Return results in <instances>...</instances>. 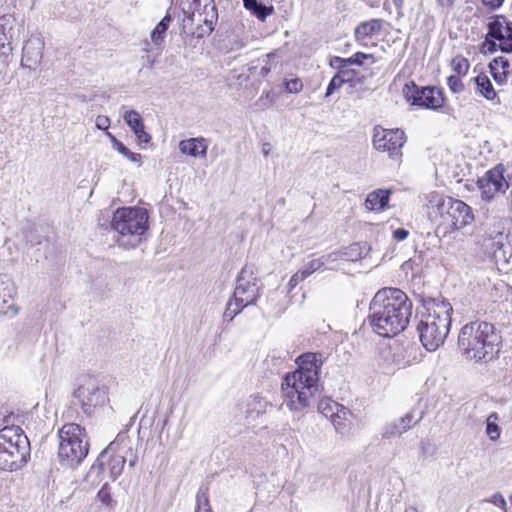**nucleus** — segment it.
Listing matches in <instances>:
<instances>
[{
  "label": "nucleus",
  "instance_id": "obj_1",
  "mask_svg": "<svg viewBox=\"0 0 512 512\" xmlns=\"http://www.w3.org/2000/svg\"><path fill=\"white\" fill-rule=\"evenodd\" d=\"M324 360L320 352L303 353L295 360L297 368L282 378L283 404L290 411H303L314 401L319 392L320 372Z\"/></svg>",
  "mask_w": 512,
  "mask_h": 512
},
{
  "label": "nucleus",
  "instance_id": "obj_2",
  "mask_svg": "<svg viewBox=\"0 0 512 512\" xmlns=\"http://www.w3.org/2000/svg\"><path fill=\"white\" fill-rule=\"evenodd\" d=\"M413 304L399 288L378 290L369 305L368 322L372 331L383 338H393L409 325Z\"/></svg>",
  "mask_w": 512,
  "mask_h": 512
},
{
  "label": "nucleus",
  "instance_id": "obj_3",
  "mask_svg": "<svg viewBox=\"0 0 512 512\" xmlns=\"http://www.w3.org/2000/svg\"><path fill=\"white\" fill-rule=\"evenodd\" d=\"M428 216L436 232L447 236L471 225L475 216L464 201L432 192L428 199Z\"/></svg>",
  "mask_w": 512,
  "mask_h": 512
},
{
  "label": "nucleus",
  "instance_id": "obj_4",
  "mask_svg": "<svg viewBox=\"0 0 512 512\" xmlns=\"http://www.w3.org/2000/svg\"><path fill=\"white\" fill-rule=\"evenodd\" d=\"M501 336L493 324L485 321H473L465 324L458 336V347L462 355L469 360L488 361L498 353Z\"/></svg>",
  "mask_w": 512,
  "mask_h": 512
},
{
  "label": "nucleus",
  "instance_id": "obj_5",
  "mask_svg": "<svg viewBox=\"0 0 512 512\" xmlns=\"http://www.w3.org/2000/svg\"><path fill=\"white\" fill-rule=\"evenodd\" d=\"M417 326L422 345L435 351L445 342L451 327L452 306L446 301H429Z\"/></svg>",
  "mask_w": 512,
  "mask_h": 512
},
{
  "label": "nucleus",
  "instance_id": "obj_6",
  "mask_svg": "<svg viewBox=\"0 0 512 512\" xmlns=\"http://www.w3.org/2000/svg\"><path fill=\"white\" fill-rule=\"evenodd\" d=\"M111 228L118 234L117 243L125 248H134L142 241L149 229L148 211L142 207L117 208L110 222Z\"/></svg>",
  "mask_w": 512,
  "mask_h": 512
},
{
  "label": "nucleus",
  "instance_id": "obj_7",
  "mask_svg": "<svg viewBox=\"0 0 512 512\" xmlns=\"http://www.w3.org/2000/svg\"><path fill=\"white\" fill-rule=\"evenodd\" d=\"M30 442L20 426L11 425L0 429V469L17 471L30 459Z\"/></svg>",
  "mask_w": 512,
  "mask_h": 512
},
{
  "label": "nucleus",
  "instance_id": "obj_8",
  "mask_svg": "<svg viewBox=\"0 0 512 512\" xmlns=\"http://www.w3.org/2000/svg\"><path fill=\"white\" fill-rule=\"evenodd\" d=\"M58 435L60 461L71 466L79 464L89 451L85 428L76 423H66L60 428Z\"/></svg>",
  "mask_w": 512,
  "mask_h": 512
},
{
  "label": "nucleus",
  "instance_id": "obj_9",
  "mask_svg": "<svg viewBox=\"0 0 512 512\" xmlns=\"http://www.w3.org/2000/svg\"><path fill=\"white\" fill-rule=\"evenodd\" d=\"M258 297V280L254 276L252 267L245 266L237 278L233 297L228 301L224 311V318L232 320L246 306L255 304Z\"/></svg>",
  "mask_w": 512,
  "mask_h": 512
},
{
  "label": "nucleus",
  "instance_id": "obj_10",
  "mask_svg": "<svg viewBox=\"0 0 512 512\" xmlns=\"http://www.w3.org/2000/svg\"><path fill=\"white\" fill-rule=\"evenodd\" d=\"M73 396L77 399L82 411L88 416L109 401L107 391L93 376L84 377L75 389Z\"/></svg>",
  "mask_w": 512,
  "mask_h": 512
},
{
  "label": "nucleus",
  "instance_id": "obj_11",
  "mask_svg": "<svg viewBox=\"0 0 512 512\" xmlns=\"http://www.w3.org/2000/svg\"><path fill=\"white\" fill-rule=\"evenodd\" d=\"M403 96L411 105L430 109H441L446 102L442 88L436 86H419L414 81L406 83L402 89Z\"/></svg>",
  "mask_w": 512,
  "mask_h": 512
},
{
  "label": "nucleus",
  "instance_id": "obj_12",
  "mask_svg": "<svg viewBox=\"0 0 512 512\" xmlns=\"http://www.w3.org/2000/svg\"><path fill=\"white\" fill-rule=\"evenodd\" d=\"M406 141L407 136L402 129H386L376 126L373 130L374 148L379 152L387 153L391 159L399 161L402 158V149Z\"/></svg>",
  "mask_w": 512,
  "mask_h": 512
},
{
  "label": "nucleus",
  "instance_id": "obj_13",
  "mask_svg": "<svg viewBox=\"0 0 512 512\" xmlns=\"http://www.w3.org/2000/svg\"><path fill=\"white\" fill-rule=\"evenodd\" d=\"M505 168L502 164L489 169L478 178L476 186L480 191L481 199L490 202L501 194H504L509 187L505 176Z\"/></svg>",
  "mask_w": 512,
  "mask_h": 512
},
{
  "label": "nucleus",
  "instance_id": "obj_14",
  "mask_svg": "<svg viewBox=\"0 0 512 512\" xmlns=\"http://www.w3.org/2000/svg\"><path fill=\"white\" fill-rule=\"evenodd\" d=\"M493 45L507 53L512 52V21L504 15H495L488 23L486 36Z\"/></svg>",
  "mask_w": 512,
  "mask_h": 512
},
{
  "label": "nucleus",
  "instance_id": "obj_15",
  "mask_svg": "<svg viewBox=\"0 0 512 512\" xmlns=\"http://www.w3.org/2000/svg\"><path fill=\"white\" fill-rule=\"evenodd\" d=\"M386 24V21L381 18L360 22L354 30L355 41L363 47L376 46L385 30Z\"/></svg>",
  "mask_w": 512,
  "mask_h": 512
},
{
  "label": "nucleus",
  "instance_id": "obj_16",
  "mask_svg": "<svg viewBox=\"0 0 512 512\" xmlns=\"http://www.w3.org/2000/svg\"><path fill=\"white\" fill-rule=\"evenodd\" d=\"M191 25L197 24L195 30L192 31L193 35L197 37H204L210 35L216 25L218 14L215 5L209 1L203 6V10L193 11L188 17Z\"/></svg>",
  "mask_w": 512,
  "mask_h": 512
},
{
  "label": "nucleus",
  "instance_id": "obj_17",
  "mask_svg": "<svg viewBox=\"0 0 512 512\" xmlns=\"http://www.w3.org/2000/svg\"><path fill=\"white\" fill-rule=\"evenodd\" d=\"M391 189H376L368 193L364 205L370 212L380 213L389 208Z\"/></svg>",
  "mask_w": 512,
  "mask_h": 512
},
{
  "label": "nucleus",
  "instance_id": "obj_18",
  "mask_svg": "<svg viewBox=\"0 0 512 512\" xmlns=\"http://www.w3.org/2000/svg\"><path fill=\"white\" fill-rule=\"evenodd\" d=\"M476 249L485 257L496 258L497 253L504 249V247L502 246V242H499L488 229L476 242Z\"/></svg>",
  "mask_w": 512,
  "mask_h": 512
},
{
  "label": "nucleus",
  "instance_id": "obj_19",
  "mask_svg": "<svg viewBox=\"0 0 512 512\" xmlns=\"http://www.w3.org/2000/svg\"><path fill=\"white\" fill-rule=\"evenodd\" d=\"M179 149L182 154L191 157L205 158L208 149L207 140L203 137L189 138L180 141Z\"/></svg>",
  "mask_w": 512,
  "mask_h": 512
},
{
  "label": "nucleus",
  "instance_id": "obj_20",
  "mask_svg": "<svg viewBox=\"0 0 512 512\" xmlns=\"http://www.w3.org/2000/svg\"><path fill=\"white\" fill-rule=\"evenodd\" d=\"M472 81L475 84L476 87V93L485 98L487 101L490 102H500V99L498 97V93L496 92L490 78L488 75L484 72H481L477 74Z\"/></svg>",
  "mask_w": 512,
  "mask_h": 512
},
{
  "label": "nucleus",
  "instance_id": "obj_21",
  "mask_svg": "<svg viewBox=\"0 0 512 512\" xmlns=\"http://www.w3.org/2000/svg\"><path fill=\"white\" fill-rule=\"evenodd\" d=\"M492 235L495 236L499 242H502V246H512V219L509 217H503L498 219L489 228Z\"/></svg>",
  "mask_w": 512,
  "mask_h": 512
},
{
  "label": "nucleus",
  "instance_id": "obj_22",
  "mask_svg": "<svg viewBox=\"0 0 512 512\" xmlns=\"http://www.w3.org/2000/svg\"><path fill=\"white\" fill-rule=\"evenodd\" d=\"M123 117L127 125L133 130L134 134L140 142H150L151 136L145 131L143 119L137 111H126Z\"/></svg>",
  "mask_w": 512,
  "mask_h": 512
},
{
  "label": "nucleus",
  "instance_id": "obj_23",
  "mask_svg": "<svg viewBox=\"0 0 512 512\" xmlns=\"http://www.w3.org/2000/svg\"><path fill=\"white\" fill-rule=\"evenodd\" d=\"M489 72L498 85L506 84L510 73V63L504 57L494 58L488 65Z\"/></svg>",
  "mask_w": 512,
  "mask_h": 512
},
{
  "label": "nucleus",
  "instance_id": "obj_24",
  "mask_svg": "<svg viewBox=\"0 0 512 512\" xmlns=\"http://www.w3.org/2000/svg\"><path fill=\"white\" fill-rule=\"evenodd\" d=\"M171 22L172 17L167 13L152 30L150 38L154 45L161 46L163 44L166 32L169 29Z\"/></svg>",
  "mask_w": 512,
  "mask_h": 512
},
{
  "label": "nucleus",
  "instance_id": "obj_25",
  "mask_svg": "<svg viewBox=\"0 0 512 512\" xmlns=\"http://www.w3.org/2000/svg\"><path fill=\"white\" fill-rule=\"evenodd\" d=\"M244 7L251 11L258 19L265 20L274 11L273 6H265L257 0H243Z\"/></svg>",
  "mask_w": 512,
  "mask_h": 512
},
{
  "label": "nucleus",
  "instance_id": "obj_26",
  "mask_svg": "<svg viewBox=\"0 0 512 512\" xmlns=\"http://www.w3.org/2000/svg\"><path fill=\"white\" fill-rule=\"evenodd\" d=\"M499 415L496 412L491 413L486 420V435L491 441H497L501 436V428L498 425Z\"/></svg>",
  "mask_w": 512,
  "mask_h": 512
},
{
  "label": "nucleus",
  "instance_id": "obj_27",
  "mask_svg": "<svg viewBox=\"0 0 512 512\" xmlns=\"http://www.w3.org/2000/svg\"><path fill=\"white\" fill-rule=\"evenodd\" d=\"M450 67L455 75L466 76L469 72L470 62L463 55H456L451 59Z\"/></svg>",
  "mask_w": 512,
  "mask_h": 512
},
{
  "label": "nucleus",
  "instance_id": "obj_28",
  "mask_svg": "<svg viewBox=\"0 0 512 512\" xmlns=\"http://www.w3.org/2000/svg\"><path fill=\"white\" fill-rule=\"evenodd\" d=\"M342 406L330 398H323L318 403L319 412L326 418H331Z\"/></svg>",
  "mask_w": 512,
  "mask_h": 512
},
{
  "label": "nucleus",
  "instance_id": "obj_29",
  "mask_svg": "<svg viewBox=\"0 0 512 512\" xmlns=\"http://www.w3.org/2000/svg\"><path fill=\"white\" fill-rule=\"evenodd\" d=\"M326 261H327V259L325 257L312 259L298 271L306 279L310 275H312L314 272L321 270L324 267Z\"/></svg>",
  "mask_w": 512,
  "mask_h": 512
},
{
  "label": "nucleus",
  "instance_id": "obj_30",
  "mask_svg": "<svg viewBox=\"0 0 512 512\" xmlns=\"http://www.w3.org/2000/svg\"><path fill=\"white\" fill-rule=\"evenodd\" d=\"M12 23V19L10 16L2 15L0 16V49L5 48V46L10 45L11 36L6 32L7 26H10Z\"/></svg>",
  "mask_w": 512,
  "mask_h": 512
},
{
  "label": "nucleus",
  "instance_id": "obj_31",
  "mask_svg": "<svg viewBox=\"0 0 512 512\" xmlns=\"http://www.w3.org/2000/svg\"><path fill=\"white\" fill-rule=\"evenodd\" d=\"M125 463H126V459L124 456H122V455L111 456L109 463H108L111 475L113 477H117L118 475H120L121 472L123 471Z\"/></svg>",
  "mask_w": 512,
  "mask_h": 512
},
{
  "label": "nucleus",
  "instance_id": "obj_32",
  "mask_svg": "<svg viewBox=\"0 0 512 512\" xmlns=\"http://www.w3.org/2000/svg\"><path fill=\"white\" fill-rule=\"evenodd\" d=\"M347 414L348 411L342 406L335 414L330 418L332 424L337 431L343 430L347 425Z\"/></svg>",
  "mask_w": 512,
  "mask_h": 512
},
{
  "label": "nucleus",
  "instance_id": "obj_33",
  "mask_svg": "<svg viewBox=\"0 0 512 512\" xmlns=\"http://www.w3.org/2000/svg\"><path fill=\"white\" fill-rule=\"evenodd\" d=\"M212 509L209 500V489L206 487L204 489H199L196 494V508L195 510H203Z\"/></svg>",
  "mask_w": 512,
  "mask_h": 512
},
{
  "label": "nucleus",
  "instance_id": "obj_34",
  "mask_svg": "<svg viewBox=\"0 0 512 512\" xmlns=\"http://www.w3.org/2000/svg\"><path fill=\"white\" fill-rule=\"evenodd\" d=\"M368 61L371 65L376 63V57L374 54L356 52L350 57V65L363 66Z\"/></svg>",
  "mask_w": 512,
  "mask_h": 512
},
{
  "label": "nucleus",
  "instance_id": "obj_35",
  "mask_svg": "<svg viewBox=\"0 0 512 512\" xmlns=\"http://www.w3.org/2000/svg\"><path fill=\"white\" fill-rule=\"evenodd\" d=\"M97 499L105 506L111 507L113 499L111 495V488L108 483H105L97 493Z\"/></svg>",
  "mask_w": 512,
  "mask_h": 512
},
{
  "label": "nucleus",
  "instance_id": "obj_36",
  "mask_svg": "<svg viewBox=\"0 0 512 512\" xmlns=\"http://www.w3.org/2000/svg\"><path fill=\"white\" fill-rule=\"evenodd\" d=\"M462 76L459 75H450L447 78V86L453 93H460L464 91V83L461 80Z\"/></svg>",
  "mask_w": 512,
  "mask_h": 512
},
{
  "label": "nucleus",
  "instance_id": "obj_37",
  "mask_svg": "<svg viewBox=\"0 0 512 512\" xmlns=\"http://www.w3.org/2000/svg\"><path fill=\"white\" fill-rule=\"evenodd\" d=\"M285 89L289 93H298L303 89V82L300 78L295 77L287 80L285 83Z\"/></svg>",
  "mask_w": 512,
  "mask_h": 512
},
{
  "label": "nucleus",
  "instance_id": "obj_38",
  "mask_svg": "<svg viewBox=\"0 0 512 512\" xmlns=\"http://www.w3.org/2000/svg\"><path fill=\"white\" fill-rule=\"evenodd\" d=\"M343 85V80L340 79V77L336 73L328 84L325 96L328 97L332 95L335 91L339 90Z\"/></svg>",
  "mask_w": 512,
  "mask_h": 512
},
{
  "label": "nucleus",
  "instance_id": "obj_39",
  "mask_svg": "<svg viewBox=\"0 0 512 512\" xmlns=\"http://www.w3.org/2000/svg\"><path fill=\"white\" fill-rule=\"evenodd\" d=\"M337 75L340 77V79L343 80V83L345 84L353 82L357 78L358 73L354 69L347 67L341 71H338Z\"/></svg>",
  "mask_w": 512,
  "mask_h": 512
},
{
  "label": "nucleus",
  "instance_id": "obj_40",
  "mask_svg": "<svg viewBox=\"0 0 512 512\" xmlns=\"http://www.w3.org/2000/svg\"><path fill=\"white\" fill-rule=\"evenodd\" d=\"M486 501L494 504L497 507H499L504 512H507L506 500L504 499V497H503V495L501 493L493 494L491 496V498L486 500Z\"/></svg>",
  "mask_w": 512,
  "mask_h": 512
},
{
  "label": "nucleus",
  "instance_id": "obj_41",
  "mask_svg": "<svg viewBox=\"0 0 512 512\" xmlns=\"http://www.w3.org/2000/svg\"><path fill=\"white\" fill-rule=\"evenodd\" d=\"M330 65L332 67H336L338 69V71H341L350 66V57L342 58V57L335 56L332 58Z\"/></svg>",
  "mask_w": 512,
  "mask_h": 512
},
{
  "label": "nucleus",
  "instance_id": "obj_42",
  "mask_svg": "<svg viewBox=\"0 0 512 512\" xmlns=\"http://www.w3.org/2000/svg\"><path fill=\"white\" fill-rule=\"evenodd\" d=\"M114 148L119 152L121 153L123 156H125L126 154L129 153V149L121 142L119 141L114 135H112L111 133H107Z\"/></svg>",
  "mask_w": 512,
  "mask_h": 512
},
{
  "label": "nucleus",
  "instance_id": "obj_43",
  "mask_svg": "<svg viewBox=\"0 0 512 512\" xmlns=\"http://www.w3.org/2000/svg\"><path fill=\"white\" fill-rule=\"evenodd\" d=\"M305 280V278L302 276V274L297 271L296 273H294L289 282H288V289L289 291H292L294 288H296L301 282H303Z\"/></svg>",
  "mask_w": 512,
  "mask_h": 512
},
{
  "label": "nucleus",
  "instance_id": "obj_44",
  "mask_svg": "<svg viewBox=\"0 0 512 512\" xmlns=\"http://www.w3.org/2000/svg\"><path fill=\"white\" fill-rule=\"evenodd\" d=\"M481 2L486 9L494 11L503 5L504 0H481Z\"/></svg>",
  "mask_w": 512,
  "mask_h": 512
},
{
  "label": "nucleus",
  "instance_id": "obj_45",
  "mask_svg": "<svg viewBox=\"0 0 512 512\" xmlns=\"http://www.w3.org/2000/svg\"><path fill=\"white\" fill-rule=\"evenodd\" d=\"M96 127L101 130H108L110 126V119L108 116L99 115L95 121Z\"/></svg>",
  "mask_w": 512,
  "mask_h": 512
},
{
  "label": "nucleus",
  "instance_id": "obj_46",
  "mask_svg": "<svg viewBox=\"0 0 512 512\" xmlns=\"http://www.w3.org/2000/svg\"><path fill=\"white\" fill-rule=\"evenodd\" d=\"M409 236V231L404 228H398L393 231V239L396 241H403Z\"/></svg>",
  "mask_w": 512,
  "mask_h": 512
},
{
  "label": "nucleus",
  "instance_id": "obj_47",
  "mask_svg": "<svg viewBox=\"0 0 512 512\" xmlns=\"http://www.w3.org/2000/svg\"><path fill=\"white\" fill-rule=\"evenodd\" d=\"M437 4L445 9H450L454 6L455 0H436Z\"/></svg>",
  "mask_w": 512,
  "mask_h": 512
},
{
  "label": "nucleus",
  "instance_id": "obj_48",
  "mask_svg": "<svg viewBox=\"0 0 512 512\" xmlns=\"http://www.w3.org/2000/svg\"><path fill=\"white\" fill-rule=\"evenodd\" d=\"M126 158L133 162L140 161L141 155L139 153H134L129 150V153L125 155Z\"/></svg>",
  "mask_w": 512,
  "mask_h": 512
},
{
  "label": "nucleus",
  "instance_id": "obj_49",
  "mask_svg": "<svg viewBox=\"0 0 512 512\" xmlns=\"http://www.w3.org/2000/svg\"><path fill=\"white\" fill-rule=\"evenodd\" d=\"M126 158L133 162L140 161L141 155L139 153H134L129 150V153L125 155Z\"/></svg>",
  "mask_w": 512,
  "mask_h": 512
},
{
  "label": "nucleus",
  "instance_id": "obj_50",
  "mask_svg": "<svg viewBox=\"0 0 512 512\" xmlns=\"http://www.w3.org/2000/svg\"><path fill=\"white\" fill-rule=\"evenodd\" d=\"M393 1V4L398 8V9H401L403 7V4H404V0H392Z\"/></svg>",
  "mask_w": 512,
  "mask_h": 512
},
{
  "label": "nucleus",
  "instance_id": "obj_51",
  "mask_svg": "<svg viewBox=\"0 0 512 512\" xmlns=\"http://www.w3.org/2000/svg\"><path fill=\"white\" fill-rule=\"evenodd\" d=\"M23 57H26L29 60V45L26 44L23 47Z\"/></svg>",
  "mask_w": 512,
  "mask_h": 512
},
{
  "label": "nucleus",
  "instance_id": "obj_52",
  "mask_svg": "<svg viewBox=\"0 0 512 512\" xmlns=\"http://www.w3.org/2000/svg\"><path fill=\"white\" fill-rule=\"evenodd\" d=\"M40 58H41V52H40V51H38V52L36 53V57H35V61H34V62H37V60H38V59H40Z\"/></svg>",
  "mask_w": 512,
  "mask_h": 512
},
{
  "label": "nucleus",
  "instance_id": "obj_53",
  "mask_svg": "<svg viewBox=\"0 0 512 512\" xmlns=\"http://www.w3.org/2000/svg\"><path fill=\"white\" fill-rule=\"evenodd\" d=\"M195 512H213L212 509H206L205 511L203 510H195Z\"/></svg>",
  "mask_w": 512,
  "mask_h": 512
},
{
  "label": "nucleus",
  "instance_id": "obj_54",
  "mask_svg": "<svg viewBox=\"0 0 512 512\" xmlns=\"http://www.w3.org/2000/svg\"><path fill=\"white\" fill-rule=\"evenodd\" d=\"M0 313H4V314H6V313H7V310L0 309Z\"/></svg>",
  "mask_w": 512,
  "mask_h": 512
},
{
  "label": "nucleus",
  "instance_id": "obj_55",
  "mask_svg": "<svg viewBox=\"0 0 512 512\" xmlns=\"http://www.w3.org/2000/svg\"><path fill=\"white\" fill-rule=\"evenodd\" d=\"M264 153L267 154L268 153V148H265L264 149Z\"/></svg>",
  "mask_w": 512,
  "mask_h": 512
},
{
  "label": "nucleus",
  "instance_id": "obj_56",
  "mask_svg": "<svg viewBox=\"0 0 512 512\" xmlns=\"http://www.w3.org/2000/svg\"><path fill=\"white\" fill-rule=\"evenodd\" d=\"M264 153L267 154L268 153V148H265L264 149Z\"/></svg>",
  "mask_w": 512,
  "mask_h": 512
},
{
  "label": "nucleus",
  "instance_id": "obj_57",
  "mask_svg": "<svg viewBox=\"0 0 512 512\" xmlns=\"http://www.w3.org/2000/svg\"><path fill=\"white\" fill-rule=\"evenodd\" d=\"M509 499H510V502H511V505H512V495L509 497Z\"/></svg>",
  "mask_w": 512,
  "mask_h": 512
}]
</instances>
